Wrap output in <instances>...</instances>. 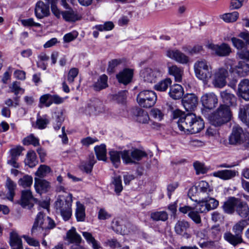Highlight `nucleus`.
Segmentation results:
<instances>
[{"label": "nucleus", "instance_id": "60", "mask_svg": "<svg viewBox=\"0 0 249 249\" xmlns=\"http://www.w3.org/2000/svg\"><path fill=\"white\" fill-rule=\"evenodd\" d=\"M79 72L78 69L73 68L70 69L68 72L67 80L70 84L73 83L74 78L77 77Z\"/></svg>", "mask_w": 249, "mask_h": 249}, {"label": "nucleus", "instance_id": "56", "mask_svg": "<svg viewBox=\"0 0 249 249\" xmlns=\"http://www.w3.org/2000/svg\"><path fill=\"white\" fill-rule=\"evenodd\" d=\"M112 183L114 185L115 192L117 194H119L123 190L121 177L120 176L114 177Z\"/></svg>", "mask_w": 249, "mask_h": 249}, {"label": "nucleus", "instance_id": "52", "mask_svg": "<svg viewBox=\"0 0 249 249\" xmlns=\"http://www.w3.org/2000/svg\"><path fill=\"white\" fill-rule=\"evenodd\" d=\"M174 60L180 64H186L189 61V58L179 50L178 54H177Z\"/></svg>", "mask_w": 249, "mask_h": 249}, {"label": "nucleus", "instance_id": "58", "mask_svg": "<svg viewBox=\"0 0 249 249\" xmlns=\"http://www.w3.org/2000/svg\"><path fill=\"white\" fill-rule=\"evenodd\" d=\"M182 49L184 51L192 55L199 53L202 50V47L200 45H196L193 47L184 46Z\"/></svg>", "mask_w": 249, "mask_h": 249}, {"label": "nucleus", "instance_id": "54", "mask_svg": "<svg viewBox=\"0 0 249 249\" xmlns=\"http://www.w3.org/2000/svg\"><path fill=\"white\" fill-rule=\"evenodd\" d=\"M120 59H115L110 61L108 62V66L107 69L108 73H112L115 71V68L122 63Z\"/></svg>", "mask_w": 249, "mask_h": 249}, {"label": "nucleus", "instance_id": "35", "mask_svg": "<svg viewBox=\"0 0 249 249\" xmlns=\"http://www.w3.org/2000/svg\"><path fill=\"white\" fill-rule=\"evenodd\" d=\"M76 208L75 209V216L78 221L83 222L85 219V208L83 204L79 201H77L76 203Z\"/></svg>", "mask_w": 249, "mask_h": 249}, {"label": "nucleus", "instance_id": "63", "mask_svg": "<svg viewBox=\"0 0 249 249\" xmlns=\"http://www.w3.org/2000/svg\"><path fill=\"white\" fill-rule=\"evenodd\" d=\"M196 209L200 213H206L210 211L205 200L198 203L196 207Z\"/></svg>", "mask_w": 249, "mask_h": 249}, {"label": "nucleus", "instance_id": "22", "mask_svg": "<svg viewBox=\"0 0 249 249\" xmlns=\"http://www.w3.org/2000/svg\"><path fill=\"white\" fill-rule=\"evenodd\" d=\"M168 72L169 75L174 76L175 80L180 82L183 75V69L176 65H173L168 67Z\"/></svg>", "mask_w": 249, "mask_h": 249}, {"label": "nucleus", "instance_id": "44", "mask_svg": "<svg viewBox=\"0 0 249 249\" xmlns=\"http://www.w3.org/2000/svg\"><path fill=\"white\" fill-rule=\"evenodd\" d=\"M94 150L97 158L99 160H106L107 150L105 144H101L100 146H95Z\"/></svg>", "mask_w": 249, "mask_h": 249}, {"label": "nucleus", "instance_id": "45", "mask_svg": "<svg viewBox=\"0 0 249 249\" xmlns=\"http://www.w3.org/2000/svg\"><path fill=\"white\" fill-rule=\"evenodd\" d=\"M150 217L154 221H165L168 219V215L165 211H158L152 213Z\"/></svg>", "mask_w": 249, "mask_h": 249}, {"label": "nucleus", "instance_id": "47", "mask_svg": "<svg viewBox=\"0 0 249 249\" xmlns=\"http://www.w3.org/2000/svg\"><path fill=\"white\" fill-rule=\"evenodd\" d=\"M50 123V120L47 115L42 116H37L36 121V127L40 129H43L46 127Z\"/></svg>", "mask_w": 249, "mask_h": 249}, {"label": "nucleus", "instance_id": "12", "mask_svg": "<svg viewBox=\"0 0 249 249\" xmlns=\"http://www.w3.org/2000/svg\"><path fill=\"white\" fill-rule=\"evenodd\" d=\"M182 103L187 111H192L198 104L197 97L194 93L186 94L182 99Z\"/></svg>", "mask_w": 249, "mask_h": 249}, {"label": "nucleus", "instance_id": "30", "mask_svg": "<svg viewBox=\"0 0 249 249\" xmlns=\"http://www.w3.org/2000/svg\"><path fill=\"white\" fill-rule=\"evenodd\" d=\"M10 245L12 249H22V240L18 234L15 232H12L10 233Z\"/></svg>", "mask_w": 249, "mask_h": 249}, {"label": "nucleus", "instance_id": "17", "mask_svg": "<svg viewBox=\"0 0 249 249\" xmlns=\"http://www.w3.org/2000/svg\"><path fill=\"white\" fill-rule=\"evenodd\" d=\"M238 173L235 170L225 169L213 173V176L222 180L231 179L238 175Z\"/></svg>", "mask_w": 249, "mask_h": 249}, {"label": "nucleus", "instance_id": "9", "mask_svg": "<svg viewBox=\"0 0 249 249\" xmlns=\"http://www.w3.org/2000/svg\"><path fill=\"white\" fill-rule=\"evenodd\" d=\"M45 224V218L42 213L39 212L36 216V220L32 229V234L33 235H38L42 234L44 236L46 235L45 229L44 228Z\"/></svg>", "mask_w": 249, "mask_h": 249}, {"label": "nucleus", "instance_id": "16", "mask_svg": "<svg viewBox=\"0 0 249 249\" xmlns=\"http://www.w3.org/2000/svg\"><path fill=\"white\" fill-rule=\"evenodd\" d=\"M189 227L190 224L188 222L185 220H179L175 226V231L177 234L181 235L186 239H188L191 237L190 234L187 232Z\"/></svg>", "mask_w": 249, "mask_h": 249}, {"label": "nucleus", "instance_id": "2", "mask_svg": "<svg viewBox=\"0 0 249 249\" xmlns=\"http://www.w3.org/2000/svg\"><path fill=\"white\" fill-rule=\"evenodd\" d=\"M231 117L230 108L225 105H220L215 111L206 116L210 124L215 126H220L226 124L231 120Z\"/></svg>", "mask_w": 249, "mask_h": 249}, {"label": "nucleus", "instance_id": "57", "mask_svg": "<svg viewBox=\"0 0 249 249\" xmlns=\"http://www.w3.org/2000/svg\"><path fill=\"white\" fill-rule=\"evenodd\" d=\"M32 183L33 178L31 176L28 175L24 176L19 181V185L25 188L30 186Z\"/></svg>", "mask_w": 249, "mask_h": 249}, {"label": "nucleus", "instance_id": "34", "mask_svg": "<svg viewBox=\"0 0 249 249\" xmlns=\"http://www.w3.org/2000/svg\"><path fill=\"white\" fill-rule=\"evenodd\" d=\"M67 237L71 243L80 244L82 240L80 235L73 227L67 231Z\"/></svg>", "mask_w": 249, "mask_h": 249}, {"label": "nucleus", "instance_id": "61", "mask_svg": "<svg viewBox=\"0 0 249 249\" xmlns=\"http://www.w3.org/2000/svg\"><path fill=\"white\" fill-rule=\"evenodd\" d=\"M95 28L100 31H110L114 28V24L111 21H107L104 24L96 25Z\"/></svg>", "mask_w": 249, "mask_h": 249}, {"label": "nucleus", "instance_id": "51", "mask_svg": "<svg viewBox=\"0 0 249 249\" xmlns=\"http://www.w3.org/2000/svg\"><path fill=\"white\" fill-rule=\"evenodd\" d=\"M239 16L237 12H233L232 13L225 14L222 16L223 19L227 22H232L235 21Z\"/></svg>", "mask_w": 249, "mask_h": 249}, {"label": "nucleus", "instance_id": "27", "mask_svg": "<svg viewBox=\"0 0 249 249\" xmlns=\"http://www.w3.org/2000/svg\"><path fill=\"white\" fill-rule=\"evenodd\" d=\"M67 10L61 12L63 19L66 21L74 22L79 19V17L76 12L74 11L71 7L66 8Z\"/></svg>", "mask_w": 249, "mask_h": 249}, {"label": "nucleus", "instance_id": "37", "mask_svg": "<svg viewBox=\"0 0 249 249\" xmlns=\"http://www.w3.org/2000/svg\"><path fill=\"white\" fill-rule=\"evenodd\" d=\"M135 116L137 121L140 123L146 124L149 121L148 113L141 108L137 109Z\"/></svg>", "mask_w": 249, "mask_h": 249}, {"label": "nucleus", "instance_id": "62", "mask_svg": "<svg viewBox=\"0 0 249 249\" xmlns=\"http://www.w3.org/2000/svg\"><path fill=\"white\" fill-rule=\"evenodd\" d=\"M111 227L114 231L116 232L124 234V232L123 231L122 226L120 224V221L117 219H114L112 222Z\"/></svg>", "mask_w": 249, "mask_h": 249}, {"label": "nucleus", "instance_id": "25", "mask_svg": "<svg viewBox=\"0 0 249 249\" xmlns=\"http://www.w3.org/2000/svg\"><path fill=\"white\" fill-rule=\"evenodd\" d=\"M235 210L236 213L241 217L246 218L249 215L248 205L246 202L239 199Z\"/></svg>", "mask_w": 249, "mask_h": 249}, {"label": "nucleus", "instance_id": "24", "mask_svg": "<svg viewBox=\"0 0 249 249\" xmlns=\"http://www.w3.org/2000/svg\"><path fill=\"white\" fill-rule=\"evenodd\" d=\"M35 188L36 192L41 195L46 192L50 188L49 182L46 180L35 178Z\"/></svg>", "mask_w": 249, "mask_h": 249}, {"label": "nucleus", "instance_id": "40", "mask_svg": "<svg viewBox=\"0 0 249 249\" xmlns=\"http://www.w3.org/2000/svg\"><path fill=\"white\" fill-rule=\"evenodd\" d=\"M247 225V222L246 220H241L233 226L232 231L233 233L242 236L243 231Z\"/></svg>", "mask_w": 249, "mask_h": 249}, {"label": "nucleus", "instance_id": "6", "mask_svg": "<svg viewBox=\"0 0 249 249\" xmlns=\"http://www.w3.org/2000/svg\"><path fill=\"white\" fill-rule=\"evenodd\" d=\"M157 100L156 93L152 90H144L137 96L138 104L142 107L150 108L154 106Z\"/></svg>", "mask_w": 249, "mask_h": 249}, {"label": "nucleus", "instance_id": "33", "mask_svg": "<svg viewBox=\"0 0 249 249\" xmlns=\"http://www.w3.org/2000/svg\"><path fill=\"white\" fill-rule=\"evenodd\" d=\"M102 103L98 100H95L89 104L86 107L85 112L86 114L90 115L96 111H99Z\"/></svg>", "mask_w": 249, "mask_h": 249}, {"label": "nucleus", "instance_id": "43", "mask_svg": "<svg viewBox=\"0 0 249 249\" xmlns=\"http://www.w3.org/2000/svg\"><path fill=\"white\" fill-rule=\"evenodd\" d=\"M195 189L198 193H206L207 194L212 191L209 183L204 180L199 181L195 187Z\"/></svg>", "mask_w": 249, "mask_h": 249}, {"label": "nucleus", "instance_id": "53", "mask_svg": "<svg viewBox=\"0 0 249 249\" xmlns=\"http://www.w3.org/2000/svg\"><path fill=\"white\" fill-rule=\"evenodd\" d=\"M95 160L93 155H90L89 156V159L88 162L83 165V168L87 173H90L92 171L93 165L95 163Z\"/></svg>", "mask_w": 249, "mask_h": 249}, {"label": "nucleus", "instance_id": "4", "mask_svg": "<svg viewBox=\"0 0 249 249\" xmlns=\"http://www.w3.org/2000/svg\"><path fill=\"white\" fill-rule=\"evenodd\" d=\"M173 118H179L177 122L179 130L189 133L192 123L195 118V114L188 113L185 115L182 111L176 109L173 112Z\"/></svg>", "mask_w": 249, "mask_h": 249}, {"label": "nucleus", "instance_id": "7", "mask_svg": "<svg viewBox=\"0 0 249 249\" xmlns=\"http://www.w3.org/2000/svg\"><path fill=\"white\" fill-rule=\"evenodd\" d=\"M207 48L211 50L212 53L219 57L228 56L231 53V48L227 43L214 44L209 43L206 45Z\"/></svg>", "mask_w": 249, "mask_h": 249}, {"label": "nucleus", "instance_id": "39", "mask_svg": "<svg viewBox=\"0 0 249 249\" xmlns=\"http://www.w3.org/2000/svg\"><path fill=\"white\" fill-rule=\"evenodd\" d=\"M207 239L218 241L220 238V231L218 227L213 226L207 229Z\"/></svg>", "mask_w": 249, "mask_h": 249}, {"label": "nucleus", "instance_id": "29", "mask_svg": "<svg viewBox=\"0 0 249 249\" xmlns=\"http://www.w3.org/2000/svg\"><path fill=\"white\" fill-rule=\"evenodd\" d=\"M238 116L246 125L249 124V103L240 106Z\"/></svg>", "mask_w": 249, "mask_h": 249}, {"label": "nucleus", "instance_id": "19", "mask_svg": "<svg viewBox=\"0 0 249 249\" xmlns=\"http://www.w3.org/2000/svg\"><path fill=\"white\" fill-rule=\"evenodd\" d=\"M133 75V71L132 69H125L116 75V78L119 83L127 85L131 82Z\"/></svg>", "mask_w": 249, "mask_h": 249}, {"label": "nucleus", "instance_id": "46", "mask_svg": "<svg viewBox=\"0 0 249 249\" xmlns=\"http://www.w3.org/2000/svg\"><path fill=\"white\" fill-rule=\"evenodd\" d=\"M132 156V149L124 150L122 151V159L123 162L126 164H134Z\"/></svg>", "mask_w": 249, "mask_h": 249}, {"label": "nucleus", "instance_id": "42", "mask_svg": "<svg viewBox=\"0 0 249 249\" xmlns=\"http://www.w3.org/2000/svg\"><path fill=\"white\" fill-rule=\"evenodd\" d=\"M25 162V164L30 167H33L36 166L37 161L36 160V155L34 151L30 150L27 153Z\"/></svg>", "mask_w": 249, "mask_h": 249}, {"label": "nucleus", "instance_id": "38", "mask_svg": "<svg viewBox=\"0 0 249 249\" xmlns=\"http://www.w3.org/2000/svg\"><path fill=\"white\" fill-rule=\"evenodd\" d=\"M172 83V81L170 78H165L155 84L154 88L157 91H165L171 86Z\"/></svg>", "mask_w": 249, "mask_h": 249}, {"label": "nucleus", "instance_id": "64", "mask_svg": "<svg viewBox=\"0 0 249 249\" xmlns=\"http://www.w3.org/2000/svg\"><path fill=\"white\" fill-rule=\"evenodd\" d=\"M236 55L238 58L249 61V51L247 49L239 51Z\"/></svg>", "mask_w": 249, "mask_h": 249}, {"label": "nucleus", "instance_id": "5", "mask_svg": "<svg viewBox=\"0 0 249 249\" xmlns=\"http://www.w3.org/2000/svg\"><path fill=\"white\" fill-rule=\"evenodd\" d=\"M232 62V60L228 59L225 62L226 68L220 67L215 70L212 79V84L215 88L221 89L226 85V79L229 76L227 64H229L231 66Z\"/></svg>", "mask_w": 249, "mask_h": 249}, {"label": "nucleus", "instance_id": "55", "mask_svg": "<svg viewBox=\"0 0 249 249\" xmlns=\"http://www.w3.org/2000/svg\"><path fill=\"white\" fill-rule=\"evenodd\" d=\"M197 211H195L194 208L188 213V216L196 224H200L201 219Z\"/></svg>", "mask_w": 249, "mask_h": 249}, {"label": "nucleus", "instance_id": "21", "mask_svg": "<svg viewBox=\"0 0 249 249\" xmlns=\"http://www.w3.org/2000/svg\"><path fill=\"white\" fill-rule=\"evenodd\" d=\"M223 238L227 242L234 247L243 242L242 236L237 233L233 234L230 231L224 233Z\"/></svg>", "mask_w": 249, "mask_h": 249}, {"label": "nucleus", "instance_id": "41", "mask_svg": "<svg viewBox=\"0 0 249 249\" xmlns=\"http://www.w3.org/2000/svg\"><path fill=\"white\" fill-rule=\"evenodd\" d=\"M110 159L113 165L117 168L121 163L120 157H122V151L111 150L109 151Z\"/></svg>", "mask_w": 249, "mask_h": 249}, {"label": "nucleus", "instance_id": "14", "mask_svg": "<svg viewBox=\"0 0 249 249\" xmlns=\"http://www.w3.org/2000/svg\"><path fill=\"white\" fill-rule=\"evenodd\" d=\"M35 13L37 18L41 19L48 16L50 14L49 4H45L42 1H38L36 5Z\"/></svg>", "mask_w": 249, "mask_h": 249}, {"label": "nucleus", "instance_id": "11", "mask_svg": "<svg viewBox=\"0 0 249 249\" xmlns=\"http://www.w3.org/2000/svg\"><path fill=\"white\" fill-rule=\"evenodd\" d=\"M218 97L213 92L205 93L201 98L202 106L209 109L215 108L218 104Z\"/></svg>", "mask_w": 249, "mask_h": 249}, {"label": "nucleus", "instance_id": "26", "mask_svg": "<svg viewBox=\"0 0 249 249\" xmlns=\"http://www.w3.org/2000/svg\"><path fill=\"white\" fill-rule=\"evenodd\" d=\"M108 77L106 74L100 75L92 85L93 89L95 91H100L108 87Z\"/></svg>", "mask_w": 249, "mask_h": 249}, {"label": "nucleus", "instance_id": "8", "mask_svg": "<svg viewBox=\"0 0 249 249\" xmlns=\"http://www.w3.org/2000/svg\"><path fill=\"white\" fill-rule=\"evenodd\" d=\"M141 76L146 82L155 83L157 79L161 76L162 72L158 69L146 68L141 71Z\"/></svg>", "mask_w": 249, "mask_h": 249}, {"label": "nucleus", "instance_id": "23", "mask_svg": "<svg viewBox=\"0 0 249 249\" xmlns=\"http://www.w3.org/2000/svg\"><path fill=\"white\" fill-rule=\"evenodd\" d=\"M168 94L173 99L178 100L182 98L184 90L180 85L176 84L170 87Z\"/></svg>", "mask_w": 249, "mask_h": 249}, {"label": "nucleus", "instance_id": "31", "mask_svg": "<svg viewBox=\"0 0 249 249\" xmlns=\"http://www.w3.org/2000/svg\"><path fill=\"white\" fill-rule=\"evenodd\" d=\"M82 234L86 240L87 243L91 245L93 249H102V247L99 242L97 241L90 232L87 231H83Z\"/></svg>", "mask_w": 249, "mask_h": 249}, {"label": "nucleus", "instance_id": "32", "mask_svg": "<svg viewBox=\"0 0 249 249\" xmlns=\"http://www.w3.org/2000/svg\"><path fill=\"white\" fill-rule=\"evenodd\" d=\"M237 73L241 77H245L249 75V64L243 61L238 62L236 66Z\"/></svg>", "mask_w": 249, "mask_h": 249}, {"label": "nucleus", "instance_id": "18", "mask_svg": "<svg viewBox=\"0 0 249 249\" xmlns=\"http://www.w3.org/2000/svg\"><path fill=\"white\" fill-rule=\"evenodd\" d=\"M239 199L234 197H230L224 202L222 206L225 213L228 214H232L235 212V209L238 203Z\"/></svg>", "mask_w": 249, "mask_h": 249}, {"label": "nucleus", "instance_id": "49", "mask_svg": "<svg viewBox=\"0 0 249 249\" xmlns=\"http://www.w3.org/2000/svg\"><path fill=\"white\" fill-rule=\"evenodd\" d=\"M51 168L45 165H41L35 173L36 176L39 178H44L51 172Z\"/></svg>", "mask_w": 249, "mask_h": 249}, {"label": "nucleus", "instance_id": "48", "mask_svg": "<svg viewBox=\"0 0 249 249\" xmlns=\"http://www.w3.org/2000/svg\"><path fill=\"white\" fill-rule=\"evenodd\" d=\"M23 144L24 145H33L34 146L39 145V140L33 134H30L22 140Z\"/></svg>", "mask_w": 249, "mask_h": 249}, {"label": "nucleus", "instance_id": "1", "mask_svg": "<svg viewBox=\"0 0 249 249\" xmlns=\"http://www.w3.org/2000/svg\"><path fill=\"white\" fill-rule=\"evenodd\" d=\"M72 195L71 193L59 195L54 203L57 213H59L65 221L69 220L72 215Z\"/></svg>", "mask_w": 249, "mask_h": 249}, {"label": "nucleus", "instance_id": "20", "mask_svg": "<svg viewBox=\"0 0 249 249\" xmlns=\"http://www.w3.org/2000/svg\"><path fill=\"white\" fill-rule=\"evenodd\" d=\"M33 200H36V199L33 197L30 190L27 189L22 191L20 205L23 207H32L33 205L32 203V201Z\"/></svg>", "mask_w": 249, "mask_h": 249}, {"label": "nucleus", "instance_id": "28", "mask_svg": "<svg viewBox=\"0 0 249 249\" xmlns=\"http://www.w3.org/2000/svg\"><path fill=\"white\" fill-rule=\"evenodd\" d=\"M191 125L189 133L195 134L200 132L204 127V123L201 118L197 117L195 115V118L194 119Z\"/></svg>", "mask_w": 249, "mask_h": 249}, {"label": "nucleus", "instance_id": "10", "mask_svg": "<svg viewBox=\"0 0 249 249\" xmlns=\"http://www.w3.org/2000/svg\"><path fill=\"white\" fill-rule=\"evenodd\" d=\"M245 134L243 129L239 125L233 127L232 132L229 136V143L231 144L241 143L245 140Z\"/></svg>", "mask_w": 249, "mask_h": 249}, {"label": "nucleus", "instance_id": "13", "mask_svg": "<svg viewBox=\"0 0 249 249\" xmlns=\"http://www.w3.org/2000/svg\"><path fill=\"white\" fill-rule=\"evenodd\" d=\"M220 96L224 105L230 107H235L237 105V97L228 89L221 91Z\"/></svg>", "mask_w": 249, "mask_h": 249}, {"label": "nucleus", "instance_id": "15", "mask_svg": "<svg viewBox=\"0 0 249 249\" xmlns=\"http://www.w3.org/2000/svg\"><path fill=\"white\" fill-rule=\"evenodd\" d=\"M237 95L246 101H249V79H244L238 85Z\"/></svg>", "mask_w": 249, "mask_h": 249}, {"label": "nucleus", "instance_id": "3", "mask_svg": "<svg viewBox=\"0 0 249 249\" xmlns=\"http://www.w3.org/2000/svg\"><path fill=\"white\" fill-rule=\"evenodd\" d=\"M196 76L204 83L207 84L212 76V67L205 60L196 61L194 65Z\"/></svg>", "mask_w": 249, "mask_h": 249}, {"label": "nucleus", "instance_id": "50", "mask_svg": "<svg viewBox=\"0 0 249 249\" xmlns=\"http://www.w3.org/2000/svg\"><path fill=\"white\" fill-rule=\"evenodd\" d=\"M133 152V160L134 164L137 163L139 161L141 160L143 157L147 156L146 153L138 149H134L132 150Z\"/></svg>", "mask_w": 249, "mask_h": 249}, {"label": "nucleus", "instance_id": "36", "mask_svg": "<svg viewBox=\"0 0 249 249\" xmlns=\"http://www.w3.org/2000/svg\"><path fill=\"white\" fill-rule=\"evenodd\" d=\"M5 186L8 190V196L7 198L9 200L12 201L14 196H15V190H16L17 185L16 183L12 180L9 178H7L5 183Z\"/></svg>", "mask_w": 249, "mask_h": 249}, {"label": "nucleus", "instance_id": "59", "mask_svg": "<svg viewBox=\"0 0 249 249\" xmlns=\"http://www.w3.org/2000/svg\"><path fill=\"white\" fill-rule=\"evenodd\" d=\"M231 41L233 46L239 51L242 50L246 46L245 43L243 40L236 37H232Z\"/></svg>", "mask_w": 249, "mask_h": 249}]
</instances>
